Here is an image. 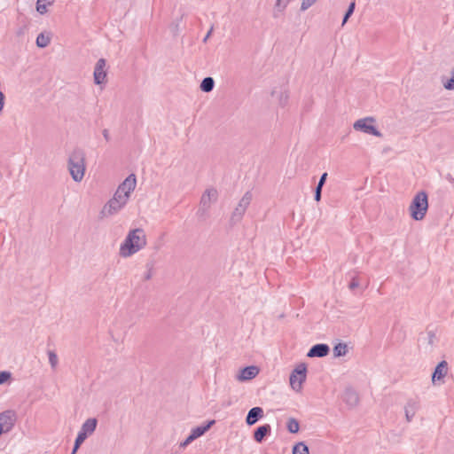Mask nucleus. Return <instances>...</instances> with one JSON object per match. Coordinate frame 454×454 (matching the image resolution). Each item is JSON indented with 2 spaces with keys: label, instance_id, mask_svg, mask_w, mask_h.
Returning a JSON list of instances; mask_svg holds the SVG:
<instances>
[{
  "label": "nucleus",
  "instance_id": "14",
  "mask_svg": "<svg viewBox=\"0 0 454 454\" xmlns=\"http://www.w3.org/2000/svg\"><path fill=\"white\" fill-rule=\"evenodd\" d=\"M330 348L327 344L320 343L311 347L307 356L309 357H324L329 354Z\"/></svg>",
  "mask_w": 454,
  "mask_h": 454
},
{
  "label": "nucleus",
  "instance_id": "23",
  "mask_svg": "<svg viewBox=\"0 0 454 454\" xmlns=\"http://www.w3.org/2000/svg\"><path fill=\"white\" fill-rule=\"evenodd\" d=\"M290 0H276L274 5L273 16L275 18L278 17L279 13H282L286 8L287 7Z\"/></svg>",
  "mask_w": 454,
  "mask_h": 454
},
{
  "label": "nucleus",
  "instance_id": "5",
  "mask_svg": "<svg viewBox=\"0 0 454 454\" xmlns=\"http://www.w3.org/2000/svg\"><path fill=\"white\" fill-rule=\"evenodd\" d=\"M307 377V367L305 364H298L295 369L292 372L289 381L291 387L300 392L302 388V384L306 380Z\"/></svg>",
  "mask_w": 454,
  "mask_h": 454
},
{
  "label": "nucleus",
  "instance_id": "27",
  "mask_svg": "<svg viewBox=\"0 0 454 454\" xmlns=\"http://www.w3.org/2000/svg\"><path fill=\"white\" fill-rule=\"evenodd\" d=\"M333 356L335 357L343 356L348 352V346L346 343H338L333 347Z\"/></svg>",
  "mask_w": 454,
  "mask_h": 454
},
{
  "label": "nucleus",
  "instance_id": "30",
  "mask_svg": "<svg viewBox=\"0 0 454 454\" xmlns=\"http://www.w3.org/2000/svg\"><path fill=\"white\" fill-rule=\"evenodd\" d=\"M355 6H356V4L355 2H351L344 17H343V20H342V26L348 21V20L349 19V17L353 14L354 12V10H355Z\"/></svg>",
  "mask_w": 454,
  "mask_h": 454
},
{
  "label": "nucleus",
  "instance_id": "6",
  "mask_svg": "<svg viewBox=\"0 0 454 454\" xmlns=\"http://www.w3.org/2000/svg\"><path fill=\"white\" fill-rule=\"evenodd\" d=\"M375 122L374 118L366 117L359 119L353 124V128L356 130L363 131L364 133L373 135L378 137H381L382 134L373 125Z\"/></svg>",
  "mask_w": 454,
  "mask_h": 454
},
{
  "label": "nucleus",
  "instance_id": "29",
  "mask_svg": "<svg viewBox=\"0 0 454 454\" xmlns=\"http://www.w3.org/2000/svg\"><path fill=\"white\" fill-rule=\"evenodd\" d=\"M47 354H48L49 363L51 366V369L56 370L58 364H59V358H58L57 354L53 350H48Z\"/></svg>",
  "mask_w": 454,
  "mask_h": 454
},
{
  "label": "nucleus",
  "instance_id": "10",
  "mask_svg": "<svg viewBox=\"0 0 454 454\" xmlns=\"http://www.w3.org/2000/svg\"><path fill=\"white\" fill-rule=\"evenodd\" d=\"M217 198L218 192L216 189H207L201 196L199 211L206 213L210 208L211 205L217 200Z\"/></svg>",
  "mask_w": 454,
  "mask_h": 454
},
{
  "label": "nucleus",
  "instance_id": "15",
  "mask_svg": "<svg viewBox=\"0 0 454 454\" xmlns=\"http://www.w3.org/2000/svg\"><path fill=\"white\" fill-rule=\"evenodd\" d=\"M96 427H83L82 431L79 432L75 442L74 446L71 454H75L77 450L80 448L82 443L86 440V438L91 435L94 433Z\"/></svg>",
  "mask_w": 454,
  "mask_h": 454
},
{
  "label": "nucleus",
  "instance_id": "20",
  "mask_svg": "<svg viewBox=\"0 0 454 454\" xmlns=\"http://www.w3.org/2000/svg\"><path fill=\"white\" fill-rule=\"evenodd\" d=\"M425 348L428 351H432L437 342V337L434 331L430 330L426 333L422 337Z\"/></svg>",
  "mask_w": 454,
  "mask_h": 454
},
{
  "label": "nucleus",
  "instance_id": "39",
  "mask_svg": "<svg viewBox=\"0 0 454 454\" xmlns=\"http://www.w3.org/2000/svg\"><path fill=\"white\" fill-rule=\"evenodd\" d=\"M4 100H5L4 94L2 91H0V113L2 112V110L4 108Z\"/></svg>",
  "mask_w": 454,
  "mask_h": 454
},
{
  "label": "nucleus",
  "instance_id": "44",
  "mask_svg": "<svg viewBox=\"0 0 454 454\" xmlns=\"http://www.w3.org/2000/svg\"><path fill=\"white\" fill-rule=\"evenodd\" d=\"M214 424H215V420H209V421H207L206 423H204L202 426L210 427V426H214Z\"/></svg>",
  "mask_w": 454,
  "mask_h": 454
},
{
  "label": "nucleus",
  "instance_id": "25",
  "mask_svg": "<svg viewBox=\"0 0 454 454\" xmlns=\"http://www.w3.org/2000/svg\"><path fill=\"white\" fill-rule=\"evenodd\" d=\"M54 3V0H37L36 1V11L40 14H45L48 10L47 6L51 5Z\"/></svg>",
  "mask_w": 454,
  "mask_h": 454
},
{
  "label": "nucleus",
  "instance_id": "4",
  "mask_svg": "<svg viewBox=\"0 0 454 454\" xmlns=\"http://www.w3.org/2000/svg\"><path fill=\"white\" fill-rule=\"evenodd\" d=\"M427 195L425 192H419L413 198L410 206L411 215L414 220H422L427 211Z\"/></svg>",
  "mask_w": 454,
  "mask_h": 454
},
{
  "label": "nucleus",
  "instance_id": "13",
  "mask_svg": "<svg viewBox=\"0 0 454 454\" xmlns=\"http://www.w3.org/2000/svg\"><path fill=\"white\" fill-rule=\"evenodd\" d=\"M341 399L350 408L355 407L359 402L358 394L350 387L344 390Z\"/></svg>",
  "mask_w": 454,
  "mask_h": 454
},
{
  "label": "nucleus",
  "instance_id": "31",
  "mask_svg": "<svg viewBox=\"0 0 454 454\" xmlns=\"http://www.w3.org/2000/svg\"><path fill=\"white\" fill-rule=\"evenodd\" d=\"M446 90H454V69L451 72V77L443 84Z\"/></svg>",
  "mask_w": 454,
  "mask_h": 454
},
{
  "label": "nucleus",
  "instance_id": "18",
  "mask_svg": "<svg viewBox=\"0 0 454 454\" xmlns=\"http://www.w3.org/2000/svg\"><path fill=\"white\" fill-rule=\"evenodd\" d=\"M210 427H195L192 433L190 434V435L184 441L180 443V448H185L187 447L190 443H192L194 440H196L197 438H199L200 436L203 435L207 431V429H209Z\"/></svg>",
  "mask_w": 454,
  "mask_h": 454
},
{
  "label": "nucleus",
  "instance_id": "9",
  "mask_svg": "<svg viewBox=\"0 0 454 454\" xmlns=\"http://www.w3.org/2000/svg\"><path fill=\"white\" fill-rule=\"evenodd\" d=\"M137 185V178L134 174H130L117 188L115 193L119 194L122 199L129 201L132 192Z\"/></svg>",
  "mask_w": 454,
  "mask_h": 454
},
{
  "label": "nucleus",
  "instance_id": "2",
  "mask_svg": "<svg viewBox=\"0 0 454 454\" xmlns=\"http://www.w3.org/2000/svg\"><path fill=\"white\" fill-rule=\"evenodd\" d=\"M67 167L74 181L81 182L83 179L86 165L82 149L76 148L69 154Z\"/></svg>",
  "mask_w": 454,
  "mask_h": 454
},
{
  "label": "nucleus",
  "instance_id": "22",
  "mask_svg": "<svg viewBox=\"0 0 454 454\" xmlns=\"http://www.w3.org/2000/svg\"><path fill=\"white\" fill-rule=\"evenodd\" d=\"M51 43V35L49 33H40L36 37V45L39 48H45Z\"/></svg>",
  "mask_w": 454,
  "mask_h": 454
},
{
  "label": "nucleus",
  "instance_id": "37",
  "mask_svg": "<svg viewBox=\"0 0 454 454\" xmlns=\"http://www.w3.org/2000/svg\"><path fill=\"white\" fill-rule=\"evenodd\" d=\"M98 420L95 418H90L88 419L82 426H97Z\"/></svg>",
  "mask_w": 454,
  "mask_h": 454
},
{
  "label": "nucleus",
  "instance_id": "42",
  "mask_svg": "<svg viewBox=\"0 0 454 454\" xmlns=\"http://www.w3.org/2000/svg\"><path fill=\"white\" fill-rule=\"evenodd\" d=\"M10 428H11V427H0V435H1L2 434L8 433Z\"/></svg>",
  "mask_w": 454,
  "mask_h": 454
},
{
  "label": "nucleus",
  "instance_id": "21",
  "mask_svg": "<svg viewBox=\"0 0 454 454\" xmlns=\"http://www.w3.org/2000/svg\"><path fill=\"white\" fill-rule=\"evenodd\" d=\"M419 403L415 400H410L405 406V417L407 422H411V419L415 415L417 410L419 409Z\"/></svg>",
  "mask_w": 454,
  "mask_h": 454
},
{
  "label": "nucleus",
  "instance_id": "36",
  "mask_svg": "<svg viewBox=\"0 0 454 454\" xmlns=\"http://www.w3.org/2000/svg\"><path fill=\"white\" fill-rule=\"evenodd\" d=\"M322 186L317 185L315 189V200L319 201L321 200Z\"/></svg>",
  "mask_w": 454,
  "mask_h": 454
},
{
  "label": "nucleus",
  "instance_id": "3",
  "mask_svg": "<svg viewBox=\"0 0 454 454\" xmlns=\"http://www.w3.org/2000/svg\"><path fill=\"white\" fill-rule=\"evenodd\" d=\"M128 200L122 199L119 194L114 196L103 206L99 212L100 218H109L120 213L127 205Z\"/></svg>",
  "mask_w": 454,
  "mask_h": 454
},
{
  "label": "nucleus",
  "instance_id": "19",
  "mask_svg": "<svg viewBox=\"0 0 454 454\" xmlns=\"http://www.w3.org/2000/svg\"><path fill=\"white\" fill-rule=\"evenodd\" d=\"M262 415L263 410L261 407H254L248 411L246 422L248 426H252L255 424Z\"/></svg>",
  "mask_w": 454,
  "mask_h": 454
},
{
  "label": "nucleus",
  "instance_id": "11",
  "mask_svg": "<svg viewBox=\"0 0 454 454\" xmlns=\"http://www.w3.org/2000/svg\"><path fill=\"white\" fill-rule=\"evenodd\" d=\"M106 62L105 59H99L94 68V82L96 84H102L106 82Z\"/></svg>",
  "mask_w": 454,
  "mask_h": 454
},
{
  "label": "nucleus",
  "instance_id": "34",
  "mask_svg": "<svg viewBox=\"0 0 454 454\" xmlns=\"http://www.w3.org/2000/svg\"><path fill=\"white\" fill-rule=\"evenodd\" d=\"M146 267H147V272L145 273L144 279L149 280L153 277V265H150V264H146Z\"/></svg>",
  "mask_w": 454,
  "mask_h": 454
},
{
  "label": "nucleus",
  "instance_id": "12",
  "mask_svg": "<svg viewBox=\"0 0 454 454\" xmlns=\"http://www.w3.org/2000/svg\"><path fill=\"white\" fill-rule=\"evenodd\" d=\"M259 368L255 365L247 366L239 371L236 379L239 381H247L254 379L259 373Z\"/></svg>",
  "mask_w": 454,
  "mask_h": 454
},
{
  "label": "nucleus",
  "instance_id": "16",
  "mask_svg": "<svg viewBox=\"0 0 454 454\" xmlns=\"http://www.w3.org/2000/svg\"><path fill=\"white\" fill-rule=\"evenodd\" d=\"M17 423V414L12 410L0 413V426H14Z\"/></svg>",
  "mask_w": 454,
  "mask_h": 454
},
{
  "label": "nucleus",
  "instance_id": "32",
  "mask_svg": "<svg viewBox=\"0 0 454 454\" xmlns=\"http://www.w3.org/2000/svg\"><path fill=\"white\" fill-rule=\"evenodd\" d=\"M316 2H317V0H302L301 5V10L306 11L311 5H313Z\"/></svg>",
  "mask_w": 454,
  "mask_h": 454
},
{
  "label": "nucleus",
  "instance_id": "43",
  "mask_svg": "<svg viewBox=\"0 0 454 454\" xmlns=\"http://www.w3.org/2000/svg\"><path fill=\"white\" fill-rule=\"evenodd\" d=\"M288 429H289V431H290L291 433L294 434V433H297V432L299 431L300 427H288Z\"/></svg>",
  "mask_w": 454,
  "mask_h": 454
},
{
  "label": "nucleus",
  "instance_id": "8",
  "mask_svg": "<svg viewBox=\"0 0 454 454\" xmlns=\"http://www.w3.org/2000/svg\"><path fill=\"white\" fill-rule=\"evenodd\" d=\"M267 417H270L269 420L275 422L278 426H300V422L295 418L279 410L269 412Z\"/></svg>",
  "mask_w": 454,
  "mask_h": 454
},
{
  "label": "nucleus",
  "instance_id": "33",
  "mask_svg": "<svg viewBox=\"0 0 454 454\" xmlns=\"http://www.w3.org/2000/svg\"><path fill=\"white\" fill-rule=\"evenodd\" d=\"M11 378V373L9 372H0V385L6 382Z\"/></svg>",
  "mask_w": 454,
  "mask_h": 454
},
{
  "label": "nucleus",
  "instance_id": "24",
  "mask_svg": "<svg viewBox=\"0 0 454 454\" xmlns=\"http://www.w3.org/2000/svg\"><path fill=\"white\" fill-rule=\"evenodd\" d=\"M215 86V81L212 77H206L200 83V90L204 92H210L213 90Z\"/></svg>",
  "mask_w": 454,
  "mask_h": 454
},
{
  "label": "nucleus",
  "instance_id": "17",
  "mask_svg": "<svg viewBox=\"0 0 454 454\" xmlns=\"http://www.w3.org/2000/svg\"><path fill=\"white\" fill-rule=\"evenodd\" d=\"M448 372V364L446 361L440 362L434 369V372L432 375V381L434 383L435 381L442 380Z\"/></svg>",
  "mask_w": 454,
  "mask_h": 454
},
{
  "label": "nucleus",
  "instance_id": "35",
  "mask_svg": "<svg viewBox=\"0 0 454 454\" xmlns=\"http://www.w3.org/2000/svg\"><path fill=\"white\" fill-rule=\"evenodd\" d=\"M359 286V281H358V278L356 277H354L352 279H351V282L349 283V289L351 290H354L355 288L358 287Z\"/></svg>",
  "mask_w": 454,
  "mask_h": 454
},
{
  "label": "nucleus",
  "instance_id": "7",
  "mask_svg": "<svg viewBox=\"0 0 454 454\" xmlns=\"http://www.w3.org/2000/svg\"><path fill=\"white\" fill-rule=\"evenodd\" d=\"M252 199H253V194L251 192H247L243 195V197L241 198L239 204L237 205V207H235V209L233 210V212L231 214V222L238 223L242 219L244 214L246 213L248 206L250 205V203L252 201Z\"/></svg>",
  "mask_w": 454,
  "mask_h": 454
},
{
  "label": "nucleus",
  "instance_id": "41",
  "mask_svg": "<svg viewBox=\"0 0 454 454\" xmlns=\"http://www.w3.org/2000/svg\"><path fill=\"white\" fill-rule=\"evenodd\" d=\"M212 31H213V27H211V28H210V30L207 32V35H206V36L204 37V39H203V42H204V43L207 41V39H208V38H209V36L211 35Z\"/></svg>",
  "mask_w": 454,
  "mask_h": 454
},
{
  "label": "nucleus",
  "instance_id": "1",
  "mask_svg": "<svg viewBox=\"0 0 454 454\" xmlns=\"http://www.w3.org/2000/svg\"><path fill=\"white\" fill-rule=\"evenodd\" d=\"M146 244V235L143 229L130 230L120 246L119 255L129 258L145 248Z\"/></svg>",
  "mask_w": 454,
  "mask_h": 454
},
{
  "label": "nucleus",
  "instance_id": "28",
  "mask_svg": "<svg viewBox=\"0 0 454 454\" xmlns=\"http://www.w3.org/2000/svg\"><path fill=\"white\" fill-rule=\"evenodd\" d=\"M293 454H309V448L303 442H298L293 448Z\"/></svg>",
  "mask_w": 454,
  "mask_h": 454
},
{
  "label": "nucleus",
  "instance_id": "38",
  "mask_svg": "<svg viewBox=\"0 0 454 454\" xmlns=\"http://www.w3.org/2000/svg\"><path fill=\"white\" fill-rule=\"evenodd\" d=\"M326 178H327V173H324V174L321 176V177H320V179H319V182H318L317 185H318V186H322V187H323V186H324V184H325V181H326Z\"/></svg>",
  "mask_w": 454,
  "mask_h": 454
},
{
  "label": "nucleus",
  "instance_id": "40",
  "mask_svg": "<svg viewBox=\"0 0 454 454\" xmlns=\"http://www.w3.org/2000/svg\"><path fill=\"white\" fill-rule=\"evenodd\" d=\"M103 136H104V137H105V139H106V141H109V140H110V136H109V132H108V130H107V129H104V130H103Z\"/></svg>",
  "mask_w": 454,
  "mask_h": 454
},
{
  "label": "nucleus",
  "instance_id": "26",
  "mask_svg": "<svg viewBox=\"0 0 454 454\" xmlns=\"http://www.w3.org/2000/svg\"><path fill=\"white\" fill-rule=\"evenodd\" d=\"M270 433V427H257V430L254 434V438L256 442H261Z\"/></svg>",
  "mask_w": 454,
  "mask_h": 454
}]
</instances>
